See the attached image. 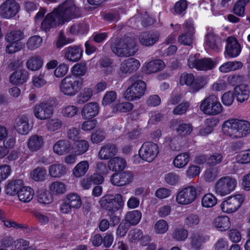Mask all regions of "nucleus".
I'll list each match as a JSON object with an SVG mask.
<instances>
[{"instance_id":"obj_1","label":"nucleus","mask_w":250,"mask_h":250,"mask_svg":"<svg viewBox=\"0 0 250 250\" xmlns=\"http://www.w3.org/2000/svg\"><path fill=\"white\" fill-rule=\"evenodd\" d=\"M78 11L74 0H66L52 12L46 15L41 22V28L47 32L50 29L74 18Z\"/></svg>"},{"instance_id":"obj_2","label":"nucleus","mask_w":250,"mask_h":250,"mask_svg":"<svg viewBox=\"0 0 250 250\" xmlns=\"http://www.w3.org/2000/svg\"><path fill=\"white\" fill-rule=\"evenodd\" d=\"M222 133L232 139L246 137L250 133V123L246 120L231 119L224 122Z\"/></svg>"},{"instance_id":"obj_3","label":"nucleus","mask_w":250,"mask_h":250,"mask_svg":"<svg viewBox=\"0 0 250 250\" xmlns=\"http://www.w3.org/2000/svg\"><path fill=\"white\" fill-rule=\"evenodd\" d=\"M112 52L119 57H127L135 55L138 48L135 39L132 37L121 38L111 46Z\"/></svg>"},{"instance_id":"obj_4","label":"nucleus","mask_w":250,"mask_h":250,"mask_svg":"<svg viewBox=\"0 0 250 250\" xmlns=\"http://www.w3.org/2000/svg\"><path fill=\"white\" fill-rule=\"evenodd\" d=\"M129 82L130 84L124 93V98L127 101H133L140 99L146 90V83L135 77H131Z\"/></svg>"},{"instance_id":"obj_5","label":"nucleus","mask_w":250,"mask_h":250,"mask_svg":"<svg viewBox=\"0 0 250 250\" xmlns=\"http://www.w3.org/2000/svg\"><path fill=\"white\" fill-rule=\"evenodd\" d=\"M206 76H199L195 78L191 73H183L180 78V83L188 87V90L191 93H195L203 88L208 83Z\"/></svg>"},{"instance_id":"obj_6","label":"nucleus","mask_w":250,"mask_h":250,"mask_svg":"<svg viewBox=\"0 0 250 250\" xmlns=\"http://www.w3.org/2000/svg\"><path fill=\"white\" fill-rule=\"evenodd\" d=\"M82 79L74 76H68L62 80L59 87L61 92L68 97L75 96L82 85Z\"/></svg>"},{"instance_id":"obj_7","label":"nucleus","mask_w":250,"mask_h":250,"mask_svg":"<svg viewBox=\"0 0 250 250\" xmlns=\"http://www.w3.org/2000/svg\"><path fill=\"white\" fill-rule=\"evenodd\" d=\"M222 108L218 98L214 95H210L204 99L200 106V108L203 113L210 115L219 114L222 112Z\"/></svg>"},{"instance_id":"obj_8","label":"nucleus","mask_w":250,"mask_h":250,"mask_svg":"<svg viewBox=\"0 0 250 250\" xmlns=\"http://www.w3.org/2000/svg\"><path fill=\"white\" fill-rule=\"evenodd\" d=\"M237 185L236 180L229 176L223 177L217 180L214 186V192L221 196L229 194Z\"/></svg>"},{"instance_id":"obj_9","label":"nucleus","mask_w":250,"mask_h":250,"mask_svg":"<svg viewBox=\"0 0 250 250\" xmlns=\"http://www.w3.org/2000/svg\"><path fill=\"white\" fill-rule=\"evenodd\" d=\"M218 63L216 60L210 58L198 59L196 55H191L188 60V64L190 68H194L198 70L207 71L213 68Z\"/></svg>"},{"instance_id":"obj_10","label":"nucleus","mask_w":250,"mask_h":250,"mask_svg":"<svg viewBox=\"0 0 250 250\" xmlns=\"http://www.w3.org/2000/svg\"><path fill=\"white\" fill-rule=\"evenodd\" d=\"M159 153L158 146L150 142L144 143L139 151L140 158L149 163L152 162L157 157Z\"/></svg>"},{"instance_id":"obj_11","label":"nucleus","mask_w":250,"mask_h":250,"mask_svg":"<svg viewBox=\"0 0 250 250\" xmlns=\"http://www.w3.org/2000/svg\"><path fill=\"white\" fill-rule=\"evenodd\" d=\"M197 196L196 187L193 186H188L177 193L176 201L179 204L188 205L192 203L196 199Z\"/></svg>"},{"instance_id":"obj_12","label":"nucleus","mask_w":250,"mask_h":250,"mask_svg":"<svg viewBox=\"0 0 250 250\" xmlns=\"http://www.w3.org/2000/svg\"><path fill=\"white\" fill-rule=\"evenodd\" d=\"M244 201V197L241 194L229 196L221 203L220 208L223 212L231 213L238 209Z\"/></svg>"},{"instance_id":"obj_13","label":"nucleus","mask_w":250,"mask_h":250,"mask_svg":"<svg viewBox=\"0 0 250 250\" xmlns=\"http://www.w3.org/2000/svg\"><path fill=\"white\" fill-rule=\"evenodd\" d=\"M20 6L15 0H6L0 5V17L9 19L19 12Z\"/></svg>"},{"instance_id":"obj_14","label":"nucleus","mask_w":250,"mask_h":250,"mask_svg":"<svg viewBox=\"0 0 250 250\" xmlns=\"http://www.w3.org/2000/svg\"><path fill=\"white\" fill-rule=\"evenodd\" d=\"M83 52L82 45H73L64 48L62 51V53L65 60L74 62L81 60Z\"/></svg>"},{"instance_id":"obj_15","label":"nucleus","mask_w":250,"mask_h":250,"mask_svg":"<svg viewBox=\"0 0 250 250\" xmlns=\"http://www.w3.org/2000/svg\"><path fill=\"white\" fill-rule=\"evenodd\" d=\"M53 113L52 107L46 102H41L37 104L33 108V114L35 117L40 120L48 119Z\"/></svg>"},{"instance_id":"obj_16","label":"nucleus","mask_w":250,"mask_h":250,"mask_svg":"<svg viewBox=\"0 0 250 250\" xmlns=\"http://www.w3.org/2000/svg\"><path fill=\"white\" fill-rule=\"evenodd\" d=\"M133 179V173L125 171L113 174L110 178V182L114 186L121 187L129 184Z\"/></svg>"},{"instance_id":"obj_17","label":"nucleus","mask_w":250,"mask_h":250,"mask_svg":"<svg viewBox=\"0 0 250 250\" xmlns=\"http://www.w3.org/2000/svg\"><path fill=\"white\" fill-rule=\"evenodd\" d=\"M14 127L19 134L27 135L31 129L28 116L26 114L19 115L15 120Z\"/></svg>"},{"instance_id":"obj_18","label":"nucleus","mask_w":250,"mask_h":250,"mask_svg":"<svg viewBox=\"0 0 250 250\" xmlns=\"http://www.w3.org/2000/svg\"><path fill=\"white\" fill-rule=\"evenodd\" d=\"M194 28L192 22H187L185 24V33L179 36L178 38L179 43L190 45L194 40Z\"/></svg>"},{"instance_id":"obj_19","label":"nucleus","mask_w":250,"mask_h":250,"mask_svg":"<svg viewBox=\"0 0 250 250\" xmlns=\"http://www.w3.org/2000/svg\"><path fill=\"white\" fill-rule=\"evenodd\" d=\"M100 110V106L96 102H90L83 105L82 116L84 119H90L96 116Z\"/></svg>"},{"instance_id":"obj_20","label":"nucleus","mask_w":250,"mask_h":250,"mask_svg":"<svg viewBox=\"0 0 250 250\" xmlns=\"http://www.w3.org/2000/svg\"><path fill=\"white\" fill-rule=\"evenodd\" d=\"M139 60L130 58L124 60L121 63L120 70L123 73H131L135 72L140 66Z\"/></svg>"},{"instance_id":"obj_21","label":"nucleus","mask_w":250,"mask_h":250,"mask_svg":"<svg viewBox=\"0 0 250 250\" xmlns=\"http://www.w3.org/2000/svg\"><path fill=\"white\" fill-rule=\"evenodd\" d=\"M227 42L225 53L230 58L238 56L241 52V47L237 41L234 38L229 37Z\"/></svg>"},{"instance_id":"obj_22","label":"nucleus","mask_w":250,"mask_h":250,"mask_svg":"<svg viewBox=\"0 0 250 250\" xmlns=\"http://www.w3.org/2000/svg\"><path fill=\"white\" fill-rule=\"evenodd\" d=\"M234 94L237 101L242 103L247 101L250 97V90L247 84L237 85L233 89Z\"/></svg>"},{"instance_id":"obj_23","label":"nucleus","mask_w":250,"mask_h":250,"mask_svg":"<svg viewBox=\"0 0 250 250\" xmlns=\"http://www.w3.org/2000/svg\"><path fill=\"white\" fill-rule=\"evenodd\" d=\"M117 151L115 145L108 143L101 147L98 153V157L101 160H108L115 155Z\"/></svg>"},{"instance_id":"obj_24","label":"nucleus","mask_w":250,"mask_h":250,"mask_svg":"<svg viewBox=\"0 0 250 250\" xmlns=\"http://www.w3.org/2000/svg\"><path fill=\"white\" fill-rule=\"evenodd\" d=\"M165 63L161 60H156L145 63L142 66L143 71L146 74L156 73L163 70Z\"/></svg>"},{"instance_id":"obj_25","label":"nucleus","mask_w":250,"mask_h":250,"mask_svg":"<svg viewBox=\"0 0 250 250\" xmlns=\"http://www.w3.org/2000/svg\"><path fill=\"white\" fill-rule=\"evenodd\" d=\"M44 144L42 136L37 134L31 136L27 141V147L31 152H36L40 149Z\"/></svg>"},{"instance_id":"obj_26","label":"nucleus","mask_w":250,"mask_h":250,"mask_svg":"<svg viewBox=\"0 0 250 250\" xmlns=\"http://www.w3.org/2000/svg\"><path fill=\"white\" fill-rule=\"evenodd\" d=\"M43 64L42 58L39 55H33L28 58L26 62L27 68L32 71L39 70Z\"/></svg>"},{"instance_id":"obj_27","label":"nucleus","mask_w":250,"mask_h":250,"mask_svg":"<svg viewBox=\"0 0 250 250\" xmlns=\"http://www.w3.org/2000/svg\"><path fill=\"white\" fill-rule=\"evenodd\" d=\"M28 78V75L24 70H18L11 74L9 81L14 85H20L25 83Z\"/></svg>"},{"instance_id":"obj_28","label":"nucleus","mask_w":250,"mask_h":250,"mask_svg":"<svg viewBox=\"0 0 250 250\" xmlns=\"http://www.w3.org/2000/svg\"><path fill=\"white\" fill-rule=\"evenodd\" d=\"M126 166L125 160L121 157H113L108 162L109 168L113 171H122L126 167Z\"/></svg>"},{"instance_id":"obj_29","label":"nucleus","mask_w":250,"mask_h":250,"mask_svg":"<svg viewBox=\"0 0 250 250\" xmlns=\"http://www.w3.org/2000/svg\"><path fill=\"white\" fill-rule=\"evenodd\" d=\"M230 222L227 216H218L214 219L213 226L218 230L223 231L228 229L230 227Z\"/></svg>"},{"instance_id":"obj_30","label":"nucleus","mask_w":250,"mask_h":250,"mask_svg":"<svg viewBox=\"0 0 250 250\" xmlns=\"http://www.w3.org/2000/svg\"><path fill=\"white\" fill-rule=\"evenodd\" d=\"M19 199L24 203L30 202L33 198L34 191L33 188L28 186L23 185L18 192Z\"/></svg>"},{"instance_id":"obj_31","label":"nucleus","mask_w":250,"mask_h":250,"mask_svg":"<svg viewBox=\"0 0 250 250\" xmlns=\"http://www.w3.org/2000/svg\"><path fill=\"white\" fill-rule=\"evenodd\" d=\"M208 239V236L200 232H193L190 237V244L195 249L200 248Z\"/></svg>"},{"instance_id":"obj_32","label":"nucleus","mask_w":250,"mask_h":250,"mask_svg":"<svg viewBox=\"0 0 250 250\" xmlns=\"http://www.w3.org/2000/svg\"><path fill=\"white\" fill-rule=\"evenodd\" d=\"M159 36L157 33H143L139 37V41L143 45L149 46L158 41Z\"/></svg>"},{"instance_id":"obj_33","label":"nucleus","mask_w":250,"mask_h":250,"mask_svg":"<svg viewBox=\"0 0 250 250\" xmlns=\"http://www.w3.org/2000/svg\"><path fill=\"white\" fill-rule=\"evenodd\" d=\"M89 167V164L88 161H81L72 169V175L76 178L82 177L86 173Z\"/></svg>"},{"instance_id":"obj_34","label":"nucleus","mask_w":250,"mask_h":250,"mask_svg":"<svg viewBox=\"0 0 250 250\" xmlns=\"http://www.w3.org/2000/svg\"><path fill=\"white\" fill-rule=\"evenodd\" d=\"M49 174L51 177L60 178L67 172L66 167L61 164H55L50 166L48 169Z\"/></svg>"},{"instance_id":"obj_35","label":"nucleus","mask_w":250,"mask_h":250,"mask_svg":"<svg viewBox=\"0 0 250 250\" xmlns=\"http://www.w3.org/2000/svg\"><path fill=\"white\" fill-rule=\"evenodd\" d=\"M201 219L198 214L191 213L188 214L185 218L184 226L188 229L196 228L200 224Z\"/></svg>"},{"instance_id":"obj_36","label":"nucleus","mask_w":250,"mask_h":250,"mask_svg":"<svg viewBox=\"0 0 250 250\" xmlns=\"http://www.w3.org/2000/svg\"><path fill=\"white\" fill-rule=\"evenodd\" d=\"M69 142L64 140L57 141L53 146V151L58 155H62L70 150Z\"/></svg>"},{"instance_id":"obj_37","label":"nucleus","mask_w":250,"mask_h":250,"mask_svg":"<svg viewBox=\"0 0 250 250\" xmlns=\"http://www.w3.org/2000/svg\"><path fill=\"white\" fill-rule=\"evenodd\" d=\"M89 144L87 141L82 140L74 143L72 147V152L78 156L81 155L87 151Z\"/></svg>"},{"instance_id":"obj_38","label":"nucleus","mask_w":250,"mask_h":250,"mask_svg":"<svg viewBox=\"0 0 250 250\" xmlns=\"http://www.w3.org/2000/svg\"><path fill=\"white\" fill-rule=\"evenodd\" d=\"M65 199L67 204H69L73 209H78L82 206L81 197L76 193L72 192L68 194Z\"/></svg>"},{"instance_id":"obj_39","label":"nucleus","mask_w":250,"mask_h":250,"mask_svg":"<svg viewBox=\"0 0 250 250\" xmlns=\"http://www.w3.org/2000/svg\"><path fill=\"white\" fill-rule=\"evenodd\" d=\"M23 185L21 180H14L9 182L6 186L5 191L7 194L14 195L18 194L19 190Z\"/></svg>"},{"instance_id":"obj_40","label":"nucleus","mask_w":250,"mask_h":250,"mask_svg":"<svg viewBox=\"0 0 250 250\" xmlns=\"http://www.w3.org/2000/svg\"><path fill=\"white\" fill-rule=\"evenodd\" d=\"M123 196L120 194L112 195V200L108 209V211L113 213L118 210L124 205Z\"/></svg>"},{"instance_id":"obj_41","label":"nucleus","mask_w":250,"mask_h":250,"mask_svg":"<svg viewBox=\"0 0 250 250\" xmlns=\"http://www.w3.org/2000/svg\"><path fill=\"white\" fill-rule=\"evenodd\" d=\"M141 218L142 213L138 210H134L128 212L125 215V219L128 224L136 225L140 221Z\"/></svg>"},{"instance_id":"obj_42","label":"nucleus","mask_w":250,"mask_h":250,"mask_svg":"<svg viewBox=\"0 0 250 250\" xmlns=\"http://www.w3.org/2000/svg\"><path fill=\"white\" fill-rule=\"evenodd\" d=\"M242 67V63L240 62H228L222 64L219 67V70L222 73H228L239 69Z\"/></svg>"},{"instance_id":"obj_43","label":"nucleus","mask_w":250,"mask_h":250,"mask_svg":"<svg viewBox=\"0 0 250 250\" xmlns=\"http://www.w3.org/2000/svg\"><path fill=\"white\" fill-rule=\"evenodd\" d=\"M62 126V122L61 119L55 117L47 120L45 126L50 132H54L60 130Z\"/></svg>"},{"instance_id":"obj_44","label":"nucleus","mask_w":250,"mask_h":250,"mask_svg":"<svg viewBox=\"0 0 250 250\" xmlns=\"http://www.w3.org/2000/svg\"><path fill=\"white\" fill-rule=\"evenodd\" d=\"M190 156L188 153H182L176 156L173 161L175 167L178 168L184 167L189 162Z\"/></svg>"},{"instance_id":"obj_45","label":"nucleus","mask_w":250,"mask_h":250,"mask_svg":"<svg viewBox=\"0 0 250 250\" xmlns=\"http://www.w3.org/2000/svg\"><path fill=\"white\" fill-rule=\"evenodd\" d=\"M217 203V198L210 193L205 194L201 198V205L205 208H212L215 206Z\"/></svg>"},{"instance_id":"obj_46","label":"nucleus","mask_w":250,"mask_h":250,"mask_svg":"<svg viewBox=\"0 0 250 250\" xmlns=\"http://www.w3.org/2000/svg\"><path fill=\"white\" fill-rule=\"evenodd\" d=\"M23 38V33L19 30H12L5 36V40L8 42L21 43L20 41Z\"/></svg>"},{"instance_id":"obj_47","label":"nucleus","mask_w":250,"mask_h":250,"mask_svg":"<svg viewBox=\"0 0 250 250\" xmlns=\"http://www.w3.org/2000/svg\"><path fill=\"white\" fill-rule=\"evenodd\" d=\"M46 176V169L42 167H38L32 170L30 173V177L36 182L43 181Z\"/></svg>"},{"instance_id":"obj_48","label":"nucleus","mask_w":250,"mask_h":250,"mask_svg":"<svg viewBox=\"0 0 250 250\" xmlns=\"http://www.w3.org/2000/svg\"><path fill=\"white\" fill-rule=\"evenodd\" d=\"M218 40L217 36L212 34H208L206 37V45L212 50L218 52L221 49Z\"/></svg>"},{"instance_id":"obj_49","label":"nucleus","mask_w":250,"mask_h":250,"mask_svg":"<svg viewBox=\"0 0 250 250\" xmlns=\"http://www.w3.org/2000/svg\"><path fill=\"white\" fill-rule=\"evenodd\" d=\"M78 112V106L72 104H67L62 107L61 113L64 117L71 118L75 116Z\"/></svg>"},{"instance_id":"obj_50","label":"nucleus","mask_w":250,"mask_h":250,"mask_svg":"<svg viewBox=\"0 0 250 250\" xmlns=\"http://www.w3.org/2000/svg\"><path fill=\"white\" fill-rule=\"evenodd\" d=\"M49 189L53 194L59 195L63 194L66 191V186L64 183L57 181L50 184Z\"/></svg>"},{"instance_id":"obj_51","label":"nucleus","mask_w":250,"mask_h":250,"mask_svg":"<svg viewBox=\"0 0 250 250\" xmlns=\"http://www.w3.org/2000/svg\"><path fill=\"white\" fill-rule=\"evenodd\" d=\"M218 123V120L213 118L207 119L206 121L207 126L200 130L199 132L200 135L205 136L210 134L212 131L213 128L216 126Z\"/></svg>"},{"instance_id":"obj_52","label":"nucleus","mask_w":250,"mask_h":250,"mask_svg":"<svg viewBox=\"0 0 250 250\" xmlns=\"http://www.w3.org/2000/svg\"><path fill=\"white\" fill-rule=\"evenodd\" d=\"M168 228V223L164 219H160L157 221L153 227L154 231L157 234H162L166 233Z\"/></svg>"},{"instance_id":"obj_53","label":"nucleus","mask_w":250,"mask_h":250,"mask_svg":"<svg viewBox=\"0 0 250 250\" xmlns=\"http://www.w3.org/2000/svg\"><path fill=\"white\" fill-rule=\"evenodd\" d=\"M249 2V0H238L233 7V13L239 17H244L245 6Z\"/></svg>"},{"instance_id":"obj_54","label":"nucleus","mask_w":250,"mask_h":250,"mask_svg":"<svg viewBox=\"0 0 250 250\" xmlns=\"http://www.w3.org/2000/svg\"><path fill=\"white\" fill-rule=\"evenodd\" d=\"M87 71V66L85 62L75 64L71 68L72 76L77 77L83 76Z\"/></svg>"},{"instance_id":"obj_55","label":"nucleus","mask_w":250,"mask_h":250,"mask_svg":"<svg viewBox=\"0 0 250 250\" xmlns=\"http://www.w3.org/2000/svg\"><path fill=\"white\" fill-rule=\"evenodd\" d=\"M53 201L52 193L47 190L40 191L38 195V201L43 204H49Z\"/></svg>"},{"instance_id":"obj_56","label":"nucleus","mask_w":250,"mask_h":250,"mask_svg":"<svg viewBox=\"0 0 250 250\" xmlns=\"http://www.w3.org/2000/svg\"><path fill=\"white\" fill-rule=\"evenodd\" d=\"M188 234L187 229L183 228H176L172 233V237L176 241H184L187 238Z\"/></svg>"},{"instance_id":"obj_57","label":"nucleus","mask_w":250,"mask_h":250,"mask_svg":"<svg viewBox=\"0 0 250 250\" xmlns=\"http://www.w3.org/2000/svg\"><path fill=\"white\" fill-rule=\"evenodd\" d=\"M42 43V39L39 36L30 37L27 42V47L30 50H34L39 47Z\"/></svg>"},{"instance_id":"obj_58","label":"nucleus","mask_w":250,"mask_h":250,"mask_svg":"<svg viewBox=\"0 0 250 250\" xmlns=\"http://www.w3.org/2000/svg\"><path fill=\"white\" fill-rule=\"evenodd\" d=\"M29 243L24 239H19L13 241L9 247L11 250H26L28 247Z\"/></svg>"},{"instance_id":"obj_59","label":"nucleus","mask_w":250,"mask_h":250,"mask_svg":"<svg viewBox=\"0 0 250 250\" xmlns=\"http://www.w3.org/2000/svg\"><path fill=\"white\" fill-rule=\"evenodd\" d=\"M236 161L241 164H246L250 162V149L240 151L236 156Z\"/></svg>"},{"instance_id":"obj_60","label":"nucleus","mask_w":250,"mask_h":250,"mask_svg":"<svg viewBox=\"0 0 250 250\" xmlns=\"http://www.w3.org/2000/svg\"><path fill=\"white\" fill-rule=\"evenodd\" d=\"M143 237V232L140 229H135L130 230L128 234L129 241L132 243L138 242Z\"/></svg>"},{"instance_id":"obj_61","label":"nucleus","mask_w":250,"mask_h":250,"mask_svg":"<svg viewBox=\"0 0 250 250\" xmlns=\"http://www.w3.org/2000/svg\"><path fill=\"white\" fill-rule=\"evenodd\" d=\"M93 95V90L91 88H85L79 96L78 102L83 104L89 101Z\"/></svg>"},{"instance_id":"obj_62","label":"nucleus","mask_w":250,"mask_h":250,"mask_svg":"<svg viewBox=\"0 0 250 250\" xmlns=\"http://www.w3.org/2000/svg\"><path fill=\"white\" fill-rule=\"evenodd\" d=\"M176 130L179 134L187 136L191 133L193 127L190 124L183 123L178 125Z\"/></svg>"},{"instance_id":"obj_63","label":"nucleus","mask_w":250,"mask_h":250,"mask_svg":"<svg viewBox=\"0 0 250 250\" xmlns=\"http://www.w3.org/2000/svg\"><path fill=\"white\" fill-rule=\"evenodd\" d=\"M201 172L200 167L197 165H191L186 169V176L189 179H193L198 176Z\"/></svg>"},{"instance_id":"obj_64","label":"nucleus","mask_w":250,"mask_h":250,"mask_svg":"<svg viewBox=\"0 0 250 250\" xmlns=\"http://www.w3.org/2000/svg\"><path fill=\"white\" fill-rule=\"evenodd\" d=\"M33 214L39 223L42 225L48 223L51 217L50 214L42 213L38 211H34Z\"/></svg>"}]
</instances>
